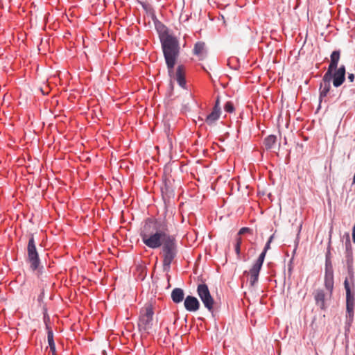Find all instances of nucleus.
I'll return each instance as SVG.
<instances>
[{
  "mask_svg": "<svg viewBox=\"0 0 355 355\" xmlns=\"http://www.w3.org/2000/svg\"><path fill=\"white\" fill-rule=\"evenodd\" d=\"M143 243L150 248L161 247L168 237L172 236L164 223L149 220L146 222L140 233Z\"/></svg>",
  "mask_w": 355,
  "mask_h": 355,
  "instance_id": "obj_1",
  "label": "nucleus"
},
{
  "mask_svg": "<svg viewBox=\"0 0 355 355\" xmlns=\"http://www.w3.org/2000/svg\"><path fill=\"white\" fill-rule=\"evenodd\" d=\"M160 41L168 71L171 76L180 54L179 41L176 37L169 34L168 32H164L160 35Z\"/></svg>",
  "mask_w": 355,
  "mask_h": 355,
  "instance_id": "obj_2",
  "label": "nucleus"
},
{
  "mask_svg": "<svg viewBox=\"0 0 355 355\" xmlns=\"http://www.w3.org/2000/svg\"><path fill=\"white\" fill-rule=\"evenodd\" d=\"M161 247L163 270L168 272L178 252L175 238L173 236L168 237Z\"/></svg>",
  "mask_w": 355,
  "mask_h": 355,
  "instance_id": "obj_3",
  "label": "nucleus"
},
{
  "mask_svg": "<svg viewBox=\"0 0 355 355\" xmlns=\"http://www.w3.org/2000/svg\"><path fill=\"white\" fill-rule=\"evenodd\" d=\"M153 311L150 304H147L140 311L138 327L140 331L148 332L153 327Z\"/></svg>",
  "mask_w": 355,
  "mask_h": 355,
  "instance_id": "obj_4",
  "label": "nucleus"
},
{
  "mask_svg": "<svg viewBox=\"0 0 355 355\" xmlns=\"http://www.w3.org/2000/svg\"><path fill=\"white\" fill-rule=\"evenodd\" d=\"M27 259L30 263V267L33 270L39 269L40 262L33 235H31L28 240L27 246Z\"/></svg>",
  "mask_w": 355,
  "mask_h": 355,
  "instance_id": "obj_5",
  "label": "nucleus"
},
{
  "mask_svg": "<svg viewBox=\"0 0 355 355\" xmlns=\"http://www.w3.org/2000/svg\"><path fill=\"white\" fill-rule=\"evenodd\" d=\"M344 286L346 291V319L347 323L350 326L354 318V309L355 305V298L351 293L350 287L347 279L344 282Z\"/></svg>",
  "mask_w": 355,
  "mask_h": 355,
  "instance_id": "obj_6",
  "label": "nucleus"
},
{
  "mask_svg": "<svg viewBox=\"0 0 355 355\" xmlns=\"http://www.w3.org/2000/svg\"><path fill=\"white\" fill-rule=\"evenodd\" d=\"M197 293L205 307L212 312L215 302L210 294L207 285L205 284H199L197 288Z\"/></svg>",
  "mask_w": 355,
  "mask_h": 355,
  "instance_id": "obj_7",
  "label": "nucleus"
},
{
  "mask_svg": "<svg viewBox=\"0 0 355 355\" xmlns=\"http://www.w3.org/2000/svg\"><path fill=\"white\" fill-rule=\"evenodd\" d=\"M313 295L316 304L320 306L321 309L324 310L326 309V302L331 297L332 291H327V292H325L322 289H318L314 292Z\"/></svg>",
  "mask_w": 355,
  "mask_h": 355,
  "instance_id": "obj_8",
  "label": "nucleus"
},
{
  "mask_svg": "<svg viewBox=\"0 0 355 355\" xmlns=\"http://www.w3.org/2000/svg\"><path fill=\"white\" fill-rule=\"evenodd\" d=\"M263 260L258 258L255 263L253 264L250 271L248 272L250 275V284L254 286L258 281L260 270L262 267Z\"/></svg>",
  "mask_w": 355,
  "mask_h": 355,
  "instance_id": "obj_9",
  "label": "nucleus"
},
{
  "mask_svg": "<svg viewBox=\"0 0 355 355\" xmlns=\"http://www.w3.org/2000/svg\"><path fill=\"white\" fill-rule=\"evenodd\" d=\"M331 73V79H333V85L336 87H340L345 80V67L341 65L339 68L334 70Z\"/></svg>",
  "mask_w": 355,
  "mask_h": 355,
  "instance_id": "obj_10",
  "label": "nucleus"
},
{
  "mask_svg": "<svg viewBox=\"0 0 355 355\" xmlns=\"http://www.w3.org/2000/svg\"><path fill=\"white\" fill-rule=\"evenodd\" d=\"M331 76L324 73L320 85V101L327 96L331 89Z\"/></svg>",
  "mask_w": 355,
  "mask_h": 355,
  "instance_id": "obj_11",
  "label": "nucleus"
},
{
  "mask_svg": "<svg viewBox=\"0 0 355 355\" xmlns=\"http://www.w3.org/2000/svg\"><path fill=\"white\" fill-rule=\"evenodd\" d=\"M324 286L327 291H333L334 288V272L331 266L326 264Z\"/></svg>",
  "mask_w": 355,
  "mask_h": 355,
  "instance_id": "obj_12",
  "label": "nucleus"
},
{
  "mask_svg": "<svg viewBox=\"0 0 355 355\" xmlns=\"http://www.w3.org/2000/svg\"><path fill=\"white\" fill-rule=\"evenodd\" d=\"M340 58V51H334L330 56V64L329 65L327 71L325 73L327 74L331 75L334 70H336L338 67V64L339 62Z\"/></svg>",
  "mask_w": 355,
  "mask_h": 355,
  "instance_id": "obj_13",
  "label": "nucleus"
},
{
  "mask_svg": "<svg viewBox=\"0 0 355 355\" xmlns=\"http://www.w3.org/2000/svg\"><path fill=\"white\" fill-rule=\"evenodd\" d=\"M174 180L166 178L164 180V185L162 187V193L164 196H166L168 198L173 197L174 196Z\"/></svg>",
  "mask_w": 355,
  "mask_h": 355,
  "instance_id": "obj_14",
  "label": "nucleus"
},
{
  "mask_svg": "<svg viewBox=\"0 0 355 355\" xmlns=\"http://www.w3.org/2000/svg\"><path fill=\"white\" fill-rule=\"evenodd\" d=\"M184 305L185 309L189 311H196L200 307V303L198 299L190 295L185 298Z\"/></svg>",
  "mask_w": 355,
  "mask_h": 355,
  "instance_id": "obj_15",
  "label": "nucleus"
},
{
  "mask_svg": "<svg viewBox=\"0 0 355 355\" xmlns=\"http://www.w3.org/2000/svg\"><path fill=\"white\" fill-rule=\"evenodd\" d=\"M194 55L198 56L199 60H204L207 56V49L205 48V43L203 42H198L195 44L193 49Z\"/></svg>",
  "mask_w": 355,
  "mask_h": 355,
  "instance_id": "obj_16",
  "label": "nucleus"
},
{
  "mask_svg": "<svg viewBox=\"0 0 355 355\" xmlns=\"http://www.w3.org/2000/svg\"><path fill=\"white\" fill-rule=\"evenodd\" d=\"M174 78L177 80L178 83L182 88H185L186 87V80H185V67L183 65H179L177 67L176 71L173 75Z\"/></svg>",
  "mask_w": 355,
  "mask_h": 355,
  "instance_id": "obj_17",
  "label": "nucleus"
},
{
  "mask_svg": "<svg viewBox=\"0 0 355 355\" xmlns=\"http://www.w3.org/2000/svg\"><path fill=\"white\" fill-rule=\"evenodd\" d=\"M220 114V110L213 108L212 112L207 116L205 122L209 125H214L215 122L219 119Z\"/></svg>",
  "mask_w": 355,
  "mask_h": 355,
  "instance_id": "obj_18",
  "label": "nucleus"
},
{
  "mask_svg": "<svg viewBox=\"0 0 355 355\" xmlns=\"http://www.w3.org/2000/svg\"><path fill=\"white\" fill-rule=\"evenodd\" d=\"M184 291L182 288H176L172 291L171 298L175 303H180L184 299Z\"/></svg>",
  "mask_w": 355,
  "mask_h": 355,
  "instance_id": "obj_19",
  "label": "nucleus"
},
{
  "mask_svg": "<svg viewBox=\"0 0 355 355\" xmlns=\"http://www.w3.org/2000/svg\"><path fill=\"white\" fill-rule=\"evenodd\" d=\"M46 329H47V339H48L49 345L51 351L53 353V355H55V345L54 340H53V331L48 326H46Z\"/></svg>",
  "mask_w": 355,
  "mask_h": 355,
  "instance_id": "obj_20",
  "label": "nucleus"
},
{
  "mask_svg": "<svg viewBox=\"0 0 355 355\" xmlns=\"http://www.w3.org/2000/svg\"><path fill=\"white\" fill-rule=\"evenodd\" d=\"M276 137L275 135H269L264 140V144L267 149H270L276 143Z\"/></svg>",
  "mask_w": 355,
  "mask_h": 355,
  "instance_id": "obj_21",
  "label": "nucleus"
},
{
  "mask_svg": "<svg viewBox=\"0 0 355 355\" xmlns=\"http://www.w3.org/2000/svg\"><path fill=\"white\" fill-rule=\"evenodd\" d=\"M346 261L348 270H351L352 268V263H353V256H352V252L350 250H347L346 252Z\"/></svg>",
  "mask_w": 355,
  "mask_h": 355,
  "instance_id": "obj_22",
  "label": "nucleus"
},
{
  "mask_svg": "<svg viewBox=\"0 0 355 355\" xmlns=\"http://www.w3.org/2000/svg\"><path fill=\"white\" fill-rule=\"evenodd\" d=\"M270 243H268V242L266 243L263 252L260 254V255L258 258H259L261 259H262L264 261L267 251L270 249Z\"/></svg>",
  "mask_w": 355,
  "mask_h": 355,
  "instance_id": "obj_23",
  "label": "nucleus"
},
{
  "mask_svg": "<svg viewBox=\"0 0 355 355\" xmlns=\"http://www.w3.org/2000/svg\"><path fill=\"white\" fill-rule=\"evenodd\" d=\"M224 110L229 113H232L234 110V105L231 101H227L224 106Z\"/></svg>",
  "mask_w": 355,
  "mask_h": 355,
  "instance_id": "obj_24",
  "label": "nucleus"
},
{
  "mask_svg": "<svg viewBox=\"0 0 355 355\" xmlns=\"http://www.w3.org/2000/svg\"><path fill=\"white\" fill-rule=\"evenodd\" d=\"M251 232V230L250 228H248V227H242L239 230L238 234L239 235H241V234H245L246 232Z\"/></svg>",
  "mask_w": 355,
  "mask_h": 355,
  "instance_id": "obj_25",
  "label": "nucleus"
},
{
  "mask_svg": "<svg viewBox=\"0 0 355 355\" xmlns=\"http://www.w3.org/2000/svg\"><path fill=\"white\" fill-rule=\"evenodd\" d=\"M214 108H215L216 110H221L220 105V97L219 96H217Z\"/></svg>",
  "mask_w": 355,
  "mask_h": 355,
  "instance_id": "obj_26",
  "label": "nucleus"
},
{
  "mask_svg": "<svg viewBox=\"0 0 355 355\" xmlns=\"http://www.w3.org/2000/svg\"><path fill=\"white\" fill-rule=\"evenodd\" d=\"M241 243H242V239H241L240 235L238 234L236 236V244L235 245H241Z\"/></svg>",
  "mask_w": 355,
  "mask_h": 355,
  "instance_id": "obj_27",
  "label": "nucleus"
},
{
  "mask_svg": "<svg viewBox=\"0 0 355 355\" xmlns=\"http://www.w3.org/2000/svg\"><path fill=\"white\" fill-rule=\"evenodd\" d=\"M235 252L238 256L240 255L241 252V245H235Z\"/></svg>",
  "mask_w": 355,
  "mask_h": 355,
  "instance_id": "obj_28",
  "label": "nucleus"
},
{
  "mask_svg": "<svg viewBox=\"0 0 355 355\" xmlns=\"http://www.w3.org/2000/svg\"><path fill=\"white\" fill-rule=\"evenodd\" d=\"M347 78L352 83L354 80V75L353 73H349Z\"/></svg>",
  "mask_w": 355,
  "mask_h": 355,
  "instance_id": "obj_29",
  "label": "nucleus"
},
{
  "mask_svg": "<svg viewBox=\"0 0 355 355\" xmlns=\"http://www.w3.org/2000/svg\"><path fill=\"white\" fill-rule=\"evenodd\" d=\"M352 240L353 242L355 243V225H354L352 229Z\"/></svg>",
  "mask_w": 355,
  "mask_h": 355,
  "instance_id": "obj_30",
  "label": "nucleus"
},
{
  "mask_svg": "<svg viewBox=\"0 0 355 355\" xmlns=\"http://www.w3.org/2000/svg\"><path fill=\"white\" fill-rule=\"evenodd\" d=\"M274 239V234L271 235L270 238L268 239V243H271Z\"/></svg>",
  "mask_w": 355,
  "mask_h": 355,
  "instance_id": "obj_31",
  "label": "nucleus"
},
{
  "mask_svg": "<svg viewBox=\"0 0 355 355\" xmlns=\"http://www.w3.org/2000/svg\"><path fill=\"white\" fill-rule=\"evenodd\" d=\"M288 271H289V272H291V268H289Z\"/></svg>",
  "mask_w": 355,
  "mask_h": 355,
  "instance_id": "obj_32",
  "label": "nucleus"
}]
</instances>
